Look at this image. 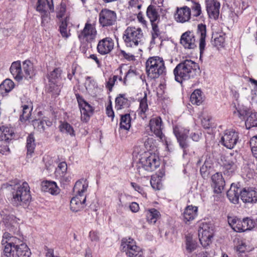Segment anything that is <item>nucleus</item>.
<instances>
[{
    "label": "nucleus",
    "instance_id": "nucleus-1",
    "mask_svg": "<svg viewBox=\"0 0 257 257\" xmlns=\"http://www.w3.org/2000/svg\"><path fill=\"white\" fill-rule=\"evenodd\" d=\"M3 188L11 191L10 201L15 206L27 205L31 199L30 187L26 182H23L21 185L7 183L3 185Z\"/></svg>",
    "mask_w": 257,
    "mask_h": 257
},
{
    "label": "nucleus",
    "instance_id": "nucleus-2",
    "mask_svg": "<svg viewBox=\"0 0 257 257\" xmlns=\"http://www.w3.org/2000/svg\"><path fill=\"white\" fill-rule=\"evenodd\" d=\"M199 68L197 63L190 59H186L178 64L173 70L175 80L182 83L183 80H189L195 75Z\"/></svg>",
    "mask_w": 257,
    "mask_h": 257
},
{
    "label": "nucleus",
    "instance_id": "nucleus-3",
    "mask_svg": "<svg viewBox=\"0 0 257 257\" xmlns=\"http://www.w3.org/2000/svg\"><path fill=\"white\" fill-rule=\"evenodd\" d=\"M97 34L95 25L87 21L84 28L78 34L80 49L83 52H85L89 47H92V44L95 42Z\"/></svg>",
    "mask_w": 257,
    "mask_h": 257
},
{
    "label": "nucleus",
    "instance_id": "nucleus-4",
    "mask_svg": "<svg viewBox=\"0 0 257 257\" xmlns=\"http://www.w3.org/2000/svg\"><path fill=\"white\" fill-rule=\"evenodd\" d=\"M139 160L137 173L142 177H145L147 172L153 171L160 166L159 157L155 154L145 152Z\"/></svg>",
    "mask_w": 257,
    "mask_h": 257
},
{
    "label": "nucleus",
    "instance_id": "nucleus-5",
    "mask_svg": "<svg viewBox=\"0 0 257 257\" xmlns=\"http://www.w3.org/2000/svg\"><path fill=\"white\" fill-rule=\"evenodd\" d=\"M88 184L85 181H77L74 187V192L77 194L73 197L70 201V208L73 212H78L84 207L86 197L84 193L86 191Z\"/></svg>",
    "mask_w": 257,
    "mask_h": 257
},
{
    "label": "nucleus",
    "instance_id": "nucleus-6",
    "mask_svg": "<svg viewBox=\"0 0 257 257\" xmlns=\"http://www.w3.org/2000/svg\"><path fill=\"white\" fill-rule=\"evenodd\" d=\"M146 73L151 79H156L166 73L165 63L162 58L151 57L146 62Z\"/></svg>",
    "mask_w": 257,
    "mask_h": 257
},
{
    "label": "nucleus",
    "instance_id": "nucleus-7",
    "mask_svg": "<svg viewBox=\"0 0 257 257\" xmlns=\"http://www.w3.org/2000/svg\"><path fill=\"white\" fill-rule=\"evenodd\" d=\"M122 39L127 47H135L143 43L144 35L139 27H128L124 31Z\"/></svg>",
    "mask_w": 257,
    "mask_h": 257
},
{
    "label": "nucleus",
    "instance_id": "nucleus-8",
    "mask_svg": "<svg viewBox=\"0 0 257 257\" xmlns=\"http://www.w3.org/2000/svg\"><path fill=\"white\" fill-rule=\"evenodd\" d=\"M121 249L129 257H142V248L136 245V242L132 238H123L121 240Z\"/></svg>",
    "mask_w": 257,
    "mask_h": 257
},
{
    "label": "nucleus",
    "instance_id": "nucleus-9",
    "mask_svg": "<svg viewBox=\"0 0 257 257\" xmlns=\"http://www.w3.org/2000/svg\"><path fill=\"white\" fill-rule=\"evenodd\" d=\"M239 141V133L234 129L225 130L221 139L222 144L229 149L233 148Z\"/></svg>",
    "mask_w": 257,
    "mask_h": 257
},
{
    "label": "nucleus",
    "instance_id": "nucleus-10",
    "mask_svg": "<svg viewBox=\"0 0 257 257\" xmlns=\"http://www.w3.org/2000/svg\"><path fill=\"white\" fill-rule=\"evenodd\" d=\"M116 19V13L107 9H102L99 14V23L103 28L115 25Z\"/></svg>",
    "mask_w": 257,
    "mask_h": 257
},
{
    "label": "nucleus",
    "instance_id": "nucleus-11",
    "mask_svg": "<svg viewBox=\"0 0 257 257\" xmlns=\"http://www.w3.org/2000/svg\"><path fill=\"white\" fill-rule=\"evenodd\" d=\"M213 229L210 224H203L198 230V236L202 245L206 247L211 243L213 237Z\"/></svg>",
    "mask_w": 257,
    "mask_h": 257
},
{
    "label": "nucleus",
    "instance_id": "nucleus-12",
    "mask_svg": "<svg viewBox=\"0 0 257 257\" xmlns=\"http://www.w3.org/2000/svg\"><path fill=\"white\" fill-rule=\"evenodd\" d=\"M149 126L152 132L159 138L162 142L165 141L166 145H168V141L162 133L164 128L162 120L160 116L151 118L149 122Z\"/></svg>",
    "mask_w": 257,
    "mask_h": 257
},
{
    "label": "nucleus",
    "instance_id": "nucleus-13",
    "mask_svg": "<svg viewBox=\"0 0 257 257\" xmlns=\"http://www.w3.org/2000/svg\"><path fill=\"white\" fill-rule=\"evenodd\" d=\"M81 113V119L87 122L93 111V107L78 94H76Z\"/></svg>",
    "mask_w": 257,
    "mask_h": 257
},
{
    "label": "nucleus",
    "instance_id": "nucleus-14",
    "mask_svg": "<svg viewBox=\"0 0 257 257\" xmlns=\"http://www.w3.org/2000/svg\"><path fill=\"white\" fill-rule=\"evenodd\" d=\"M37 11L42 14V23L48 18L49 13L48 11L54 12V6L52 0H38L37 6Z\"/></svg>",
    "mask_w": 257,
    "mask_h": 257
},
{
    "label": "nucleus",
    "instance_id": "nucleus-15",
    "mask_svg": "<svg viewBox=\"0 0 257 257\" xmlns=\"http://www.w3.org/2000/svg\"><path fill=\"white\" fill-rule=\"evenodd\" d=\"M189 130L181 126H175L173 127V133L177 138L180 146L185 150L188 147L187 139Z\"/></svg>",
    "mask_w": 257,
    "mask_h": 257
},
{
    "label": "nucleus",
    "instance_id": "nucleus-16",
    "mask_svg": "<svg viewBox=\"0 0 257 257\" xmlns=\"http://www.w3.org/2000/svg\"><path fill=\"white\" fill-rule=\"evenodd\" d=\"M203 162V164L200 167V172L202 177L207 178L213 170V162L210 157L203 156L197 161V165H200Z\"/></svg>",
    "mask_w": 257,
    "mask_h": 257
},
{
    "label": "nucleus",
    "instance_id": "nucleus-17",
    "mask_svg": "<svg viewBox=\"0 0 257 257\" xmlns=\"http://www.w3.org/2000/svg\"><path fill=\"white\" fill-rule=\"evenodd\" d=\"M224 175L230 176L232 174L237 168L236 155L230 153L226 157L223 165Z\"/></svg>",
    "mask_w": 257,
    "mask_h": 257
},
{
    "label": "nucleus",
    "instance_id": "nucleus-18",
    "mask_svg": "<svg viewBox=\"0 0 257 257\" xmlns=\"http://www.w3.org/2000/svg\"><path fill=\"white\" fill-rule=\"evenodd\" d=\"M114 41L110 37H106L100 40L97 45V52L102 55L109 54L114 48Z\"/></svg>",
    "mask_w": 257,
    "mask_h": 257
},
{
    "label": "nucleus",
    "instance_id": "nucleus-19",
    "mask_svg": "<svg viewBox=\"0 0 257 257\" xmlns=\"http://www.w3.org/2000/svg\"><path fill=\"white\" fill-rule=\"evenodd\" d=\"M205 4L209 18L217 20L219 15L220 3L217 0H205Z\"/></svg>",
    "mask_w": 257,
    "mask_h": 257
},
{
    "label": "nucleus",
    "instance_id": "nucleus-20",
    "mask_svg": "<svg viewBox=\"0 0 257 257\" xmlns=\"http://www.w3.org/2000/svg\"><path fill=\"white\" fill-rule=\"evenodd\" d=\"M195 36L192 32L188 31L181 36L180 44L185 48L194 49L196 47Z\"/></svg>",
    "mask_w": 257,
    "mask_h": 257
},
{
    "label": "nucleus",
    "instance_id": "nucleus-21",
    "mask_svg": "<svg viewBox=\"0 0 257 257\" xmlns=\"http://www.w3.org/2000/svg\"><path fill=\"white\" fill-rule=\"evenodd\" d=\"M241 199L245 203H256L257 190L251 187L244 188L241 192Z\"/></svg>",
    "mask_w": 257,
    "mask_h": 257
},
{
    "label": "nucleus",
    "instance_id": "nucleus-22",
    "mask_svg": "<svg viewBox=\"0 0 257 257\" xmlns=\"http://www.w3.org/2000/svg\"><path fill=\"white\" fill-rule=\"evenodd\" d=\"M60 76V70L58 69H54L49 75V90L55 95H58L60 90L57 85L56 80Z\"/></svg>",
    "mask_w": 257,
    "mask_h": 257
},
{
    "label": "nucleus",
    "instance_id": "nucleus-23",
    "mask_svg": "<svg viewBox=\"0 0 257 257\" xmlns=\"http://www.w3.org/2000/svg\"><path fill=\"white\" fill-rule=\"evenodd\" d=\"M190 15V9L187 6H185L177 9L175 15V19L177 22L183 23L189 20Z\"/></svg>",
    "mask_w": 257,
    "mask_h": 257
},
{
    "label": "nucleus",
    "instance_id": "nucleus-24",
    "mask_svg": "<svg viewBox=\"0 0 257 257\" xmlns=\"http://www.w3.org/2000/svg\"><path fill=\"white\" fill-rule=\"evenodd\" d=\"M212 186L216 193H220L225 186V181L221 173H216L211 177Z\"/></svg>",
    "mask_w": 257,
    "mask_h": 257
},
{
    "label": "nucleus",
    "instance_id": "nucleus-25",
    "mask_svg": "<svg viewBox=\"0 0 257 257\" xmlns=\"http://www.w3.org/2000/svg\"><path fill=\"white\" fill-rule=\"evenodd\" d=\"M42 190L53 195H56L60 192V189L54 181H45L42 182Z\"/></svg>",
    "mask_w": 257,
    "mask_h": 257
},
{
    "label": "nucleus",
    "instance_id": "nucleus-26",
    "mask_svg": "<svg viewBox=\"0 0 257 257\" xmlns=\"http://www.w3.org/2000/svg\"><path fill=\"white\" fill-rule=\"evenodd\" d=\"M241 192L239 188L232 184L227 192V198L231 203L237 204L239 201V196H241Z\"/></svg>",
    "mask_w": 257,
    "mask_h": 257
},
{
    "label": "nucleus",
    "instance_id": "nucleus-27",
    "mask_svg": "<svg viewBox=\"0 0 257 257\" xmlns=\"http://www.w3.org/2000/svg\"><path fill=\"white\" fill-rule=\"evenodd\" d=\"M10 70L16 80L20 81L22 80L24 77V73L22 72L21 64L20 61L13 62Z\"/></svg>",
    "mask_w": 257,
    "mask_h": 257
},
{
    "label": "nucleus",
    "instance_id": "nucleus-28",
    "mask_svg": "<svg viewBox=\"0 0 257 257\" xmlns=\"http://www.w3.org/2000/svg\"><path fill=\"white\" fill-rule=\"evenodd\" d=\"M197 33L200 35L199 50L200 56L203 53L206 45L205 38L206 36V26L203 24L198 25Z\"/></svg>",
    "mask_w": 257,
    "mask_h": 257
},
{
    "label": "nucleus",
    "instance_id": "nucleus-29",
    "mask_svg": "<svg viewBox=\"0 0 257 257\" xmlns=\"http://www.w3.org/2000/svg\"><path fill=\"white\" fill-rule=\"evenodd\" d=\"M198 208L189 205L186 207L183 214V220L187 223L195 219L197 215Z\"/></svg>",
    "mask_w": 257,
    "mask_h": 257
},
{
    "label": "nucleus",
    "instance_id": "nucleus-30",
    "mask_svg": "<svg viewBox=\"0 0 257 257\" xmlns=\"http://www.w3.org/2000/svg\"><path fill=\"white\" fill-rule=\"evenodd\" d=\"M23 69L24 72V77L31 78L35 74L33 64L29 60L23 62Z\"/></svg>",
    "mask_w": 257,
    "mask_h": 257
},
{
    "label": "nucleus",
    "instance_id": "nucleus-31",
    "mask_svg": "<svg viewBox=\"0 0 257 257\" xmlns=\"http://www.w3.org/2000/svg\"><path fill=\"white\" fill-rule=\"evenodd\" d=\"M67 170V165L66 162H60L55 172V176L60 180H65V176L66 174Z\"/></svg>",
    "mask_w": 257,
    "mask_h": 257
},
{
    "label": "nucleus",
    "instance_id": "nucleus-32",
    "mask_svg": "<svg viewBox=\"0 0 257 257\" xmlns=\"http://www.w3.org/2000/svg\"><path fill=\"white\" fill-rule=\"evenodd\" d=\"M146 13L151 23L158 22L159 21L160 16L155 6L152 5H150L147 8Z\"/></svg>",
    "mask_w": 257,
    "mask_h": 257
},
{
    "label": "nucleus",
    "instance_id": "nucleus-33",
    "mask_svg": "<svg viewBox=\"0 0 257 257\" xmlns=\"http://www.w3.org/2000/svg\"><path fill=\"white\" fill-rule=\"evenodd\" d=\"M18 257H30L31 252L26 243H21L15 249Z\"/></svg>",
    "mask_w": 257,
    "mask_h": 257
},
{
    "label": "nucleus",
    "instance_id": "nucleus-34",
    "mask_svg": "<svg viewBox=\"0 0 257 257\" xmlns=\"http://www.w3.org/2000/svg\"><path fill=\"white\" fill-rule=\"evenodd\" d=\"M139 101V114H141L142 117H146V112L149 110L147 93L145 92L144 97L141 99Z\"/></svg>",
    "mask_w": 257,
    "mask_h": 257
},
{
    "label": "nucleus",
    "instance_id": "nucleus-35",
    "mask_svg": "<svg viewBox=\"0 0 257 257\" xmlns=\"http://www.w3.org/2000/svg\"><path fill=\"white\" fill-rule=\"evenodd\" d=\"M190 101L193 104L199 105L203 101V97L202 91L199 89H196L190 96Z\"/></svg>",
    "mask_w": 257,
    "mask_h": 257
},
{
    "label": "nucleus",
    "instance_id": "nucleus-36",
    "mask_svg": "<svg viewBox=\"0 0 257 257\" xmlns=\"http://www.w3.org/2000/svg\"><path fill=\"white\" fill-rule=\"evenodd\" d=\"M160 215V212L155 208L149 209L146 214L147 221L151 223H155Z\"/></svg>",
    "mask_w": 257,
    "mask_h": 257
},
{
    "label": "nucleus",
    "instance_id": "nucleus-37",
    "mask_svg": "<svg viewBox=\"0 0 257 257\" xmlns=\"http://www.w3.org/2000/svg\"><path fill=\"white\" fill-rule=\"evenodd\" d=\"M131 118L130 114H125L121 115L119 127L121 129L129 130L131 127Z\"/></svg>",
    "mask_w": 257,
    "mask_h": 257
},
{
    "label": "nucleus",
    "instance_id": "nucleus-38",
    "mask_svg": "<svg viewBox=\"0 0 257 257\" xmlns=\"http://www.w3.org/2000/svg\"><path fill=\"white\" fill-rule=\"evenodd\" d=\"M35 138L33 135L31 134L27 138L26 148L27 150V156H31L34 153L35 148Z\"/></svg>",
    "mask_w": 257,
    "mask_h": 257
},
{
    "label": "nucleus",
    "instance_id": "nucleus-39",
    "mask_svg": "<svg viewBox=\"0 0 257 257\" xmlns=\"http://www.w3.org/2000/svg\"><path fill=\"white\" fill-rule=\"evenodd\" d=\"M8 217V220L10 222V224H12L10 228V231L19 235L18 232H19V226L18 221L20 220L13 215L10 216Z\"/></svg>",
    "mask_w": 257,
    "mask_h": 257
},
{
    "label": "nucleus",
    "instance_id": "nucleus-40",
    "mask_svg": "<svg viewBox=\"0 0 257 257\" xmlns=\"http://www.w3.org/2000/svg\"><path fill=\"white\" fill-rule=\"evenodd\" d=\"M59 128L62 133H66L71 137H74L75 135L73 127L67 122H62Z\"/></svg>",
    "mask_w": 257,
    "mask_h": 257
},
{
    "label": "nucleus",
    "instance_id": "nucleus-41",
    "mask_svg": "<svg viewBox=\"0 0 257 257\" xmlns=\"http://www.w3.org/2000/svg\"><path fill=\"white\" fill-rule=\"evenodd\" d=\"M197 242L195 240L193 239L191 236H186V248L188 252L191 253L197 248Z\"/></svg>",
    "mask_w": 257,
    "mask_h": 257
},
{
    "label": "nucleus",
    "instance_id": "nucleus-42",
    "mask_svg": "<svg viewBox=\"0 0 257 257\" xmlns=\"http://www.w3.org/2000/svg\"><path fill=\"white\" fill-rule=\"evenodd\" d=\"M124 94H119L115 99V108L118 110L128 105V100Z\"/></svg>",
    "mask_w": 257,
    "mask_h": 257
},
{
    "label": "nucleus",
    "instance_id": "nucleus-43",
    "mask_svg": "<svg viewBox=\"0 0 257 257\" xmlns=\"http://www.w3.org/2000/svg\"><path fill=\"white\" fill-rule=\"evenodd\" d=\"M245 125L248 128L257 127V112H251L247 117L245 121Z\"/></svg>",
    "mask_w": 257,
    "mask_h": 257
},
{
    "label": "nucleus",
    "instance_id": "nucleus-44",
    "mask_svg": "<svg viewBox=\"0 0 257 257\" xmlns=\"http://www.w3.org/2000/svg\"><path fill=\"white\" fill-rule=\"evenodd\" d=\"M14 135L13 131L8 127H5L0 136L1 141L5 142H9L12 140L13 136Z\"/></svg>",
    "mask_w": 257,
    "mask_h": 257
},
{
    "label": "nucleus",
    "instance_id": "nucleus-45",
    "mask_svg": "<svg viewBox=\"0 0 257 257\" xmlns=\"http://www.w3.org/2000/svg\"><path fill=\"white\" fill-rule=\"evenodd\" d=\"M69 19L68 17H66L65 19L61 21V24L59 27L60 32L63 37L67 38L70 36L69 30H67V21Z\"/></svg>",
    "mask_w": 257,
    "mask_h": 257
},
{
    "label": "nucleus",
    "instance_id": "nucleus-46",
    "mask_svg": "<svg viewBox=\"0 0 257 257\" xmlns=\"http://www.w3.org/2000/svg\"><path fill=\"white\" fill-rule=\"evenodd\" d=\"M23 107V112L20 115V119L21 121H25L28 120L31 115L32 108L29 105H24Z\"/></svg>",
    "mask_w": 257,
    "mask_h": 257
},
{
    "label": "nucleus",
    "instance_id": "nucleus-47",
    "mask_svg": "<svg viewBox=\"0 0 257 257\" xmlns=\"http://www.w3.org/2000/svg\"><path fill=\"white\" fill-rule=\"evenodd\" d=\"M158 22H154L151 23L152 27V40L151 41V44H155V40L160 35V32L157 25Z\"/></svg>",
    "mask_w": 257,
    "mask_h": 257
},
{
    "label": "nucleus",
    "instance_id": "nucleus-48",
    "mask_svg": "<svg viewBox=\"0 0 257 257\" xmlns=\"http://www.w3.org/2000/svg\"><path fill=\"white\" fill-rule=\"evenodd\" d=\"M255 222L252 219L246 217L243 219V231L250 230L255 226Z\"/></svg>",
    "mask_w": 257,
    "mask_h": 257
},
{
    "label": "nucleus",
    "instance_id": "nucleus-49",
    "mask_svg": "<svg viewBox=\"0 0 257 257\" xmlns=\"http://www.w3.org/2000/svg\"><path fill=\"white\" fill-rule=\"evenodd\" d=\"M14 83L9 79H6L1 85V87L4 89L6 92L11 91L14 87Z\"/></svg>",
    "mask_w": 257,
    "mask_h": 257
},
{
    "label": "nucleus",
    "instance_id": "nucleus-50",
    "mask_svg": "<svg viewBox=\"0 0 257 257\" xmlns=\"http://www.w3.org/2000/svg\"><path fill=\"white\" fill-rule=\"evenodd\" d=\"M15 251L13 246L8 242L5 246L4 254L7 257H14Z\"/></svg>",
    "mask_w": 257,
    "mask_h": 257
},
{
    "label": "nucleus",
    "instance_id": "nucleus-51",
    "mask_svg": "<svg viewBox=\"0 0 257 257\" xmlns=\"http://www.w3.org/2000/svg\"><path fill=\"white\" fill-rule=\"evenodd\" d=\"M66 5L61 2L60 5L56 8V17L58 19L62 18L64 17L66 13Z\"/></svg>",
    "mask_w": 257,
    "mask_h": 257
},
{
    "label": "nucleus",
    "instance_id": "nucleus-52",
    "mask_svg": "<svg viewBox=\"0 0 257 257\" xmlns=\"http://www.w3.org/2000/svg\"><path fill=\"white\" fill-rule=\"evenodd\" d=\"M237 251L240 253H244L249 252L252 250V248L247 245L245 242L241 241L239 242L238 245L236 247Z\"/></svg>",
    "mask_w": 257,
    "mask_h": 257
},
{
    "label": "nucleus",
    "instance_id": "nucleus-53",
    "mask_svg": "<svg viewBox=\"0 0 257 257\" xmlns=\"http://www.w3.org/2000/svg\"><path fill=\"white\" fill-rule=\"evenodd\" d=\"M23 237H21L18 238L16 236H12L9 239V242L13 246L15 249L21 243H24L23 242Z\"/></svg>",
    "mask_w": 257,
    "mask_h": 257
},
{
    "label": "nucleus",
    "instance_id": "nucleus-54",
    "mask_svg": "<svg viewBox=\"0 0 257 257\" xmlns=\"http://www.w3.org/2000/svg\"><path fill=\"white\" fill-rule=\"evenodd\" d=\"M118 78L117 75H113L112 77H109L108 80L106 82L105 87L109 92H111L112 90L113 86H114L115 82Z\"/></svg>",
    "mask_w": 257,
    "mask_h": 257
},
{
    "label": "nucleus",
    "instance_id": "nucleus-55",
    "mask_svg": "<svg viewBox=\"0 0 257 257\" xmlns=\"http://www.w3.org/2000/svg\"><path fill=\"white\" fill-rule=\"evenodd\" d=\"M250 147L252 153L254 155H257V137H252L249 141Z\"/></svg>",
    "mask_w": 257,
    "mask_h": 257
},
{
    "label": "nucleus",
    "instance_id": "nucleus-56",
    "mask_svg": "<svg viewBox=\"0 0 257 257\" xmlns=\"http://www.w3.org/2000/svg\"><path fill=\"white\" fill-rule=\"evenodd\" d=\"M153 140L152 138H150L148 136H145L141 140V142L144 144V147L146 149H150L152 146Z\"/></svg>",
    "mask_w": 257,
    "mask_h": 257
},
{
    "label": "nucleus",
    "instance_id": "nucleus-57",
    "mask_svg": "<svg viewBox=\"0 0 257 257\" xmlns=\"http://www.w3.org/2000/svg\"><path fill=\"white\" fill-rule=\"evenodd\" d=\"M45 123V121L43 120H35L33 121V125L35 127H37L40 131H44Z\"/></svg>",
    "mask_w": 257,
    "mask_h": 257
},
{
    "label": "nucleus",
    "instance_id": "nucleus-58",
    "mask_svg": "<svg viewBox=\"0 0 257 257\" xmlns=\"http://www.w3.org/2000/svg\"><path fill=\"white\" fill-rule=\"evenodd\" d=\"M96 85V82L95 81L92 79L90 77H87L86 78V81L85 82V86L86 89H92L94 88Z\"/></svg>",
    "mask_w": 257,
    "mask_h": 257
},
{
    "label": "nucleus",
    "instance_id": "nucleus-59",
    "mask_svg": "<svg viewBox=\"0 0 257 257\" xmlns=\"http://www.w3.org/2000/svg\"><path fill=\"white\" fill-rule=\"evenodd\" d=\"M192 10L193 16L198 17L201 13V8L200 5L198 3H194L192 6Z\"/></svg>",
    "mask_w": 257,
    "mask_h": 257
},
{
    "label": "nucleus",
    "instance_id": "nucleus-60",
    "mask_svg": "<svg viewBox=\"0 0 257 257\" xmlns=\"http://www.w3.org/2000/svg\"><path fill=\"white\" fill-rule=\"evenodd\" d=\"M225 39L222 36H219L214 38V44L216 47H223Z\"/></svg>",
    "mask_w": 257,
    "mask_h": 257
},
{
    "label": "nucleus",
    "instance_id": "nucleus-61",
    "mask_svg": "<svg viewBox=\"0 0 257 257\" xmlns=\"http://www.w3.org/2000/svg\"><path fill=\"white\" fill-rule=\"evenodd\" d=\"M239 219L237 218L235 216H229L228 217L227 220L229 225L231 226L232 229H234L236 223L239 220Z\"/></svg>",
    "mask_w": 257,
    "mask_h": 257
},
{
    "label": "nucleus",
    "instance_id": "nucleus-62",
    "mask_svg": "<svg viewBox=\"0 0 257 257\" xmlns=\"http://www.w3.org/2000/svg\"><path fill=\"white\" fill-rule=\"evenodd\" d=\"M234 229H233L236 232H244L243 227V220H240V219L236 223Z\"/></svg>",
    "mask_w": 257,
    "mask_h": 257
},
{
    "label": "nucleus",
    "instance_id": "nucleus-63",
    "mask_svg": "<svg viewBox=\"0 0 257 257\" xmlns=\"http://www.w3.org/2000/svg\"><path fill=\"white\" fill-rule=\"evenodd\" d=\"M106 113L108 117L111 118V120H113L114 117V111L112 108L111 104L108 105L106 108Z\"/></svg>",
    "mask_w": 257,
    "mask_h": 257
},
{
    "label": "nucleus",
    "instance_id": "nucleus-64",
    "mask_svg": "<svg viewBox=\"0 0 257 257\" xmlns=\"http://www.w3.org/2000/svg\"><path fill=\"white\" fill-rule=\"evenodd\" d=\"M201 123L202 126L205 128H208L210 127V118L209 116L203 117L201 118Z\"/></svg>",
    "mask_w": 257,
    "mask_h": 257
}]
</instances>
